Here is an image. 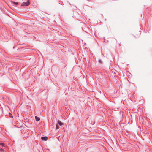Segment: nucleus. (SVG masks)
<instances>
[{
    "mask_svg": "<svg viewBox=\"0 0 152 152\" xmlns=\"http://www.w3.org/2000/svg\"><path fill=\"white\" fill-rule=\"evenodd\" d=\"M9 114L10 117H11L12 118L13 117V116H12V115L10 113H9Z\"/></svg>",
    "mask_w": 152,
    "mask_h": 152,
    "instance_id": "1a4fd4ad",
    "label": "nucleus"
},
{
    "mask_svg": "<svg viewBox=\"0 0 152 152\" xmlns=\"http://www.w3.org/2000/svg\"><path fill=\"white\" fill-rule=\"evenodd\" d=\"M58 128H58V126L57 125H56V129H58Z\"/></svg>",
    "mask_w": 152,
    "mask_h": 152,
    "instance_id": "6e6552de",
    "label": "nucleus"
},
{
    "mask_svg": "<svg viewBox=\"0 0 152 152\" xmlns=\"http://www.w3.org/2000/svg\"><path fill=\"white\" fill-rule=\"evenodd\" d=\"M41 139L42 140L46 141L48 139V137L46 136L42 137Z\"/></svg>",
    "mask_w": 152,
    "mask_h": 152,
    "instance_id": "f03ea898",
    "label": "nucleus"
},
{
    "mask_svg": "<svg viewBox=\"0 0 152 152\" xmlns=\"http://www.w3.org/2000/svg\"><path fill=\"white\" fill-rule=\"evenodd\" d=\"M13 3L14 5H15L16 6L18 5V3L17 2H14Z\"/></svg>",
    "mask_w": 152,
    "mask_h": 152,
    "instance_id": "39448f33",
    "label": "nucleus"
},
{
    "mask_svg": "<svg viewBox=\"0 0 152 152\" xmlns=\"http://www.w3.org/2000/svg\"><path fill=\"white\" fill-rule=\"evenodd\" d=\"M0 145H2L3 146H4V144L3 143H0Z\"/></svg>",
    "mask_w": 152,
    "mask_h": 152,
    "instance_id": "423d86ee",
    "label": "nucleus"
},
{
    "mask_svg": "<svg viewBox=\"0 0 152 152\" xmlns=\"http://www.w3.org/2000/svg\"><path fill=\"white\" fill-rule=\"evenodd\" d=\"M35 118L36 121H39L40 120V118L39 117H38L37 116H35Z\"/></svg>",
    "mask_w": 152,
    "mask_h": 152,
    "instance_id": "7ed1b4c3",
    "label": "nucleus"
},
{
    "mask_svg": "<svg viewBox=\"0 0 152 152\" xmlns=\"http://www.w3.org/2000/svg\"><path fill=\"white\" fill-rule=\"evenodd\" d=\"M58 123L59 125L60 126H61L63 124V123L59 120L58 121Z\"/></svg>",
    "mask_w": 152,
    "mask_h": 152,
    "instance_id": "20e7f679",
    "label": "nucleus"
},
{
    "mask_svg": "<svg viewBox=\"0 0 152 152\" xmlns=\"http://www.w3.org/2000/svg\"><path fill=\"white\" fill-rule=\"evenodd\" d=\"M29 4L30 3L29 1V0H28L26 2H23L21 5V6H28Z\"/></svg>",
    "mask_w": 152,
    "mask_h": 152,
    "instance_id": "f257e3e1",
    "label": "nucleus"
},
{
    "mask_svg": "<svg viewBox=\"0 0 152 152\" xmlns=\"http://www.w3.org/2000/svg\"><path fill=\"white\" fill-rule=\"evenodd\" d=\"M4 151V150L2 148H0V151L3 152Z\"/></svg>",
    "mask_w": 152,
    "mask_h": 152,
    "instance_id": "0eeeda50",
    "label": "nucleus"
}]
</instances>
